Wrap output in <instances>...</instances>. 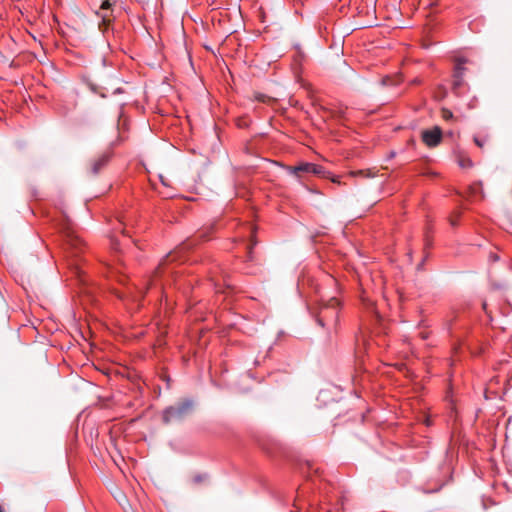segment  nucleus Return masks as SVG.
<instances>
[{
  "label": "nucleus",
  "instance_id": "obj_32",
  "mask_svg": "<svg viewBox=\"0 0 512 512\" xmlns=\"http://www.w3.org/2000/svg\"><path fill=\"white\" fill-rule=\"evenodd\" d=\"M430 245L428 239H426V246Z\"/></svg>",
  "mask_w": 512,
  "mask_h": 512
},
{
  "label": "nucleus",
  "instance_id": "obj_4",
  "mask_svg": "<svg viewBox=\"0 0 512 512\" xmlns=\"http://www.w3.org/2000/svg\"><path fill=\"white\" fill-rule=\"evenodd\" d=\"M287 170L289 173L297 177H300L301 173H311L323 178L331 179L334 183H339L338 177L332 176V174L326 171L323 166L314 163L303 162L297 166H288Z\"/></svg>",
  "mask_w": 512,
  "mask_h": 512
},
{
  "label": "nucleus",
  "instance_id": "obj_28",
  "mask_svg": "<svg viewBox=\"0 0 512 512\" xmlns=\"http://www.w3.org/2000/svg\"><path fill=\"white\" fill-rule=\"evenodd\" d=\"M125 279H126V277H125V276H120L118 281H119L120 283H124Z\"/></svg>",
  "mask_w": 512,
  "mask_h": 512
},
{
  "label": "nucleus",
  "instance_id": "obj_10",
  "mask_svg": "<svg viewBox=\"0 0 512 512\" xmlns=\"http://www.w3.org/2000/svg\"><path fill=\"white\" fill-rule=\"evenodd\" d=\"M469 189L472 196L479 198L484 197L483 184L481 181L474 182L473 184H471Z\"/></svg>",
  "mask_w": 512,
  "mask_h": 512
},
{
  "label": "nucleus",
  "instance_id": "obj_33",
  "mask_svg": "<svg viewBox=\"0 0 512 512\" xmlns=\"http://www.w3.org/2000/svg\"><path fill=\"white\" fill-rule=\"evenodd\" d=\"M483 309L486 310V303H483Z\"/></svg>",
  "mask_w": 512,
  "mask_h": 512
},
{
  "label": "nucleus",
  "instance_id": "obj_1",
  "mask_svg": "<svg viewBox=\"0 0 512 512\" xmlns=\"http://www.w3.org/2000/svg\"><path fill=\"white\" fill-rule=\"evenodd\" d=\"M362 304L365 315L364 328L370 333L375 344L379 346L383 332L382 316L373 300L362 297Z\"/></svg>",
  "mask_w": 512,
  "mask_h": 512
},
{
  "label": "nucleus",
  "instance_id": "obj_7",
  "mask_svg": "<svg viewBox=\"0 0 512 512\" xmlns=\"http://www.w3.org/2000/svg\"><path fill=\"white\" fill-rule=\"evenodd\" d=\"M400 16H401V12L396 7V0H394V3L391 4V9H390V5L386 4V21L387 20L391 21V23L389 25L386 24V27L391 26L394 29L399 28L400 23H401V20L399 18Z\"/></svg>",
  "mask_w": 512,
  "mask_h": 512
},
{
  "label": "nucleus",
  "instance_id": "obj_15",
  "mask_svg": "<svg viewBox=\"0 0 512 512\" xmlns=\"http://www.w3.org/2000/svg\"><path fill=\"white\" fill-rule=\"evenodd\" d=\"M116 295L119 299H122V300L128 298V296H131L134 300H136V298L138 297L137 295H132L131 292H129V294H128L126 292H121V291H116Z\"/></svg>",
  "mask_w": 512,
  "mask_h": 512
},
{
  "label": "nucleus",
  "instance_id": "obj_22",
  "mask_svg": "<svg viewBox=\"0 0 512 512\" xmlns=\"http://www.w3.org/2000/svg\"><path fill=\"white\" fill-rule=\"evenodd\" d=\"M461 85H462V82H460V83H459V79L454 78V80H453V88L456 90V89H457V88H459Z\"/></svg>",
  "mask_w": 512,
  "mask_h": 512
},
{
  "label": "nucleus",
  "instance_id": "obj_9",
  "mask_svg": "<svg viewBox=\"0 0 512 512\" xmlns=\"http://www.w3.org/2000/svg\"><path fill=\"white\" fill-rule=\"evenodd\" d=\"M178 255V252H170L168 255H166V257L163 259V261L159 264V266L157 267V270H156V274L157 275H162L165 270H166V266L173 262L174 260H176V257Z\"/></svg>",
  "mask_w": 512,
  "mask_h": 512
},
{
  "label": "nucleus",
  "instance_id": "obj_2",
  "mask_svg": "<svg viewBox=\"0 0 512 512\" xmlns=\"http://www.w3.org/2000/svg\"><path fill=\"white\" fill-rule=\"evenodd\" d=\"M340 302L336 297L322 303L316 315V321L321 327L335 326L338 322Z\"/></svg>",
  "mask_w": 512,
  "mask_h": 512
},
{
  "label": "nucleus",
  "instance_id": "obj_27",
  "mask_svg": "<svg viewBox=\"0 0 512 512\" xmlns=\"http://www.w3.org/2000/svg\"><path fill=\"white\" fill-rule=\"evenodd\" d=\"M425 423H426L427 426H430V424H431L430 419L428 417H426V416H425Z\"/></svg>",
  "mask_w": 512,
  "mask_h": 512
},
{
  "label": "nucleus",
  "instance_id": "obj_16",
  "mask_svg": "<svg viewBox=\"0 0 512 512\" xmlns=\"http://www.w3.org/2000/svg\"><path fill=\"white\" fill-rule=\"evenodd\" d=\"M269 99H270V97H268L265 94L257 93L255 95V100H257L258 102L266 103Z\"/></svg>",
  "mask_w": 512,
  "mask_h": 512
},
{
  "label": "nucleus",
  "instance_id": "obj_34",
  "mask_svg": "<svg viewBox=\"0 0 512 512\" xmlns=\"http://www.w3.org/2000/svg\"><path fill=\"white\" fill-rule=\"evenodd\" d=\"M0 512H4L3 509L0 507Z\"/></svg>",
  "mask_w": 512,
  "mask_h": 512
},
{
  "label": "nucleus",
  "instance_id": "obj_14",
  "mask_svg": "<svg viewBox=\"0 0 512 512\" xmlns=\"http://www.w3.org/2000/svg\"><path fill=\"white\" fill-rule=\"evenodd\" d=\"M459 165L462 168H470L473 166V162L469 158H463L459 160Z\"/></svg>",
  "mask_w": 512,
  "mask_h": 512
},
{
  "label": "nucleus",
  "instance_id": "obj_3",
  "mask_svg": "<svg viewBox=\"0 0 512 512\" xmlns=\"http://www.w3.org/2000/svg\"><path fill=\"white\" fill-rule=\"evenodd\" d=\"M194 402L191 399H183L168 406L162 412V421L164 424H169L174 421H181L189 414L192 413Z\"/></svg>",
  "mask_w": 512,
  "mask_h": 512
},
{
  "label": "nucleus",
  "instance_id": "obj_11",
  "mask_svg": "<svg viewBox=\"0 0 512 512\" xmlns=\"http://www.w3.org/2000/svg\"><path fill=\"white\" fill-rule=\"evenodd\" d=\"M463 73H464L463 63L459 62L455 66L453 77L459 79V83L463 82Z\"/></svg>",
  "mask_w": 512,
  "mask_h": 512
},
{
  "label": "nucleus",
  "instance_id": "obj_17",
  "mask_svg": "<svg viewBox=\"0 0 512 512\" xmlns=\"http://www.w3.org/2000/svg\"><path fill=\"white\" fill-rule=\"evenodd\" d=\"M474 142L478 147L482 148L485 145L486 139L474 137Z\"/></svg>",
  "mask_w": 512,
  "mask_h": 512
},
{
  "label": "nucleus",
  "instance_id": "obj_25",
  "mask_svg": "<svg viewBox=\"0 0 512 512\" xmlns=\"http://www.w3.org/2000/svg\"><path fill=\"white\" fill-rule=\"evenodd\" d=\"M450 224H451L452 226H456V225H457V221H456V219L451 218V219H450Z\"/></svg>",
  "mask_w": 512,
  "mask_h": 512
},
{
  "label": "nucleus",
  "instance_id": "obj_23",
  "mask_svg": "<svg viewBox=\"0 0 512 512\" xmlns=\"http://www.w3.org/2000/svg\"><path fill=\"white\" fill-rule=\"evenodd\" d=\"M420 336H421V338H422L423 340H425V339H427V338H428V333H426V332H421V333H420Z\"/></svg>",
  "mask_w": 512,
  "mask_h": 512
},
{
  "label": "nucleus",
  "instance_id": "obj_24",
  "mask_svg": "<svg viewBox=\"0 0 512 512\" xmlns=\"http://www.w3.org/2000/svg\"><path fill=\"white\" fill-rule=\"evenodd\" d=\"M110 22V20L108 19L107 15H104L103 16V23L104 24H108Z\"/></svg>",
  "mask_w": 512,
  "mask_h": 512
},
{
  "label": "nucleus",
  "instance_id": "obj_13",
  "mask_svg": "<svg viewBox=\"0 0 512 512\" xmlns=\"http://www.w3.org/2000/svg\"><path fill=\"white\" fill-rule=\"evenodd\" d=\"M208 477L209 476L207 473H198L193 476L192 482L194 484L198 485V484H201V483L205 482L206 480H208Z\"/></svg>",
  "mask_w": 512,
  "mask_h": 512
},
{
  "label": "nucleus",
  "instance_id": "obj_8",
  "mask_svg": "<svg viewBox=\"0 0 512 512\" xmlns=\"http://www.w3.org/2000/svg\"><path fill=\"white\" fill-rule=\"evenodd\" d=\"M67 244L75 256L82 251L84 245L82 239L73 233L67 234Z\"/></svg>",
  "mask_w": 512,
  "mask_h": 512
},
{
  "label": "nucleus",
  "instance_id": "obj_5",
  "mask_svg": "<svg viewBox=\"0 0 512 512\" xmlns=\"http://www.w3.org/2000/svg\"><path fill=\"white\" fill-rule=\"evenodd\" d=\"M113 157V149L108 147L101 152L96 158L90 163V170L93 175H97L111 160Z\"/></svg>",
  "mask_w": 512,
  "mask_h": 512
},
{
  "label": "nucleus",
  "instance_id": "obj_26",
  "mask_svg": "<svg viewBox=\"0 0 512 512\" xmlns=\"http://www.w3.org/2000/svg\"><path fill=\"white\" fill-rule=\"evenodd\" d=\"M423 264H424V259L418 264L417 269L418 270L422 269Z\"/></svg>",
  "mask_w": 512,
  "mask_h": 512
},
{
  "label": "nucleus",
  "instance_id": "obj_29",
  "mask_svg": "<svg viewBox=\"0 0 512 512\" xmlns=\"http://www.w3.org/2000/svg\"><path fill=\"white\" fill-rule=\"evenodd\" d=\"M367 346H368L367 350H370L371 349V343H368Z\"/></svg>",
  "mask_w": 512,
  "mask_h": 512
},
{
  "label": "nucleus",
  "instance_id": "obj_18",
  "mask_svg": "<svg viewBox=\"0 0 512 512\" xmlns=\"http://www.w3.org/2000/svg\"><path fill=\"white\" fill-rule=\"evenodd\" d=\"M499 260L498 254L491 252L489 255V261L491 262H497Z\"/></svg>",
  "mask_w": 512,
  "mask_h": 512
},
{
  "label": "nucleus",
  "instance_id": "obj_12",
  "mask_svg": "<svg viewBox=\"0 0 512 512\" xmlns=\"http://www.w3.org/2000/svg\"><path fill=\"white\" fill-rule=\"evenodd\" d=\"M378 171H375L374 169H366V170H359L357 172H354V175H361L366 178H373L377 175Z\"/></svg>",
  "mask_w": 512,
  "mask_h": 512
},
{
  "label": "nucleus",
  "instance_id": "obj_21",
  "mask_svg": "<svg viewBox=\"0 0 512 512\" xmlns=\"http://www.w3.org/2000/svg\"><path fill=\"white\" fill-rule=\"evenodd\" d=\"M248 260L253 261V252H252V245L248 247V253H247Z\"/></svg>",
  "mask_w": 512,
  "mask_h": 512
},
{
  "label": "nucleus",
  "instance_id": "obj_20",
  "mask_svg": "<svg viewBox=\"0 0 512 512\" xmlns=\"http://www.w3.org/2000/svg\"><path fill=\"white\" fill-rule=\"evenodd\" d=\"M443 117L448 120V119H451L453 117V114L451 111L449 110H443Z\"/></svg>",
  "mask_w": 512,
  "mask_h": 512
},
{
  "label": "nucleus",
  "instance_id": "obj_31",
  "mask_svg": "<svg viewBox=\"0 0 512 512\" xmlns=\"http://www.w3.org/2000/svg\"><path fill=\"white\" fill-rule=\"evenodd\" d=\"M451 327L450 324H447V330L450 331Z\"/></svg>",
  "mask_w": 512,
  "mask_h": 512
},
{
  "label": "nucleus",
  "instance_id": "obj_30",
  "mask_svg": "<svg viewBox=\"0 0 512 512\" xmlns=\"http://www.w3.org/2000/svg\"><path fill=\"white\" fill-rule=\"evenodd\" d=\"M380 83H381V84H384V78H381V79H380Z\"/></svg>",
  "mask_w": 512,
  "mask_h": 512
},
{
  "label": "nucleus",
  "instance_id": "obj_19",
  "mask_svg": "<svg viewBox=\"0 0 512 512\" xmlns=\"http://www.w3.org/2000/svg\"><path fill=\"white\" fill-rule=\"evenodd\" d=\"M110 6H111V3L109 2V0H105L102 2L100 9L106 10V9L110 8Z\"/></svg>",
  "mask_w": 512,
  "mask_h": 512
},
{
  "label": "nucleus",
  "instance_id": "obj_6",
  "mask_svg": "<svg viewBox=\"0 0 512 512\" xmlns=\"http://www.w3.org/2000/svg\"><path fill=\"white\" fill-rule=\"evenodd\" d=\"M442 139V130L435 126L422 132V140L429 147L437 146Z\"/></svg>",
  "mask_w": 512,
  "mask_h": 512
}]
</instances>
